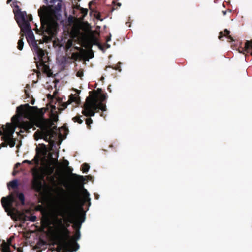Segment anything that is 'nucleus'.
<instances>
[{
  "instance_id": "nucleus-1",
  "label": "nucleus",
  "mask_w": 252,
  "mask_h": 252,
  "mask_svg": "<svg viewBox=\"0 0 252 252\" xmlns=\"http://www.w3.org/2000/svg\"><path fill=\"white\" fill-rule=\"evenodd\" d=\"M33 108V107L30 106L28 104L17 107V114L11 119L13 124L7 123L5 127L4 126L2 127V130L0 129V135H3V139L8 143L10 147H13L15 144L12 137L16 127H19L20 132L23 133L28 131L34 125L41 129L40 131H37L35 133V139L38 140L39 139H43L50 144L53 143L52 141L49 140L52 134L50 128L49 121L44 118L42 115L35 114L32 110Z\"/></svg>"
},
{
  "instance_id": "nucleus-2",
  "label": "nucleus",
  "mask_w": 252,
  "mask_h": 252,
  "mask_svg": "<svg viewBox=\"0 0 252 252\" xmlns=\"http://www.w3.org/2000/svg\"><path fill=\"white\" fill-rule=\"evenodd\" d=\"M57 211L58 215L63 217L65 221L73 224V227L76 230V233L73 237L70 236V239L74 244H72L71 246L68 247V246L65 245L66 240L64 238H61V241L60 242L56 250L57 252H65L66 250L71 252L76 251L79 249V246L76 241L80 238V229L82 223L85 221V214L80 212L79 213L67 212L65 210L63 211L60 209Z\"/></svg>"
},
{
  "instance_id": "nucleus-3",
  "label": "nucleus",
  "mask_w": 252,
  "mask_h": 252,
  "mask_svg": "<svg viewBox=\"0 0 252 252\" xmlns=\"http://www.w3.org/2000/svg\"><path fill=\"white\" fill-rule=\"evenodd\" d=\"M58 209L63 211L65 210L67 211V212H73L74 213H79V212H77L75 209H74L71 204H68L66 206L60 205V206L55 208L54 209L55 216L53 218L52 223L54 227L55 231L57 235L60 238V239L64 238L65 240H68L65 242V245L68 247L74 243L70 239L69 231L63 223V220L65 222H68L64 220L63 217V219L58 217V216H59L58 214L57 211ZM60 216H61L60 215Z\"/></svg>"
},
{
  "instance_id": "nucleus-4",
  "label": "nucleus",
  "mask_w": 252,
  "mask_h": 252,
  "mask_svg": "<svg viewBox=\"0 0 252 252\" xmlns=\"http://www.w3.org/2000/svg\"><path fill=\"white\" fill-rule=\"evenodd\" d=\"M38 15L40 19L42 33L48 34V36H44V40L48 42L57 32V22L52 17V13L46 6H43L38 10Z\"/></svg>"
},
{
  "instance_id": "nucleus-5",
  "label": "nucleus",
  "mask_w": 252,
  "mask_h": 252,
  "mask_svg": "<svg viewBox=\"0 0 252 252\" xmlns=\"http://www.w3.org/2000/svg\"><path fill=\"white\" fill-rule=\"evenodd\" d=\"M26 12H21L19 10L15 13V19L21 28V32L25 34L29 45L32 46L34 48H37V42L29 21L26 19Z\"/></svg>"
},
{
  "instance_id": "nucleus-6",
  "label": "nucleus",
  "mask_w": 252,
  "mask_h": 252,
  "mask_svg": "<svg viewBox=\"0 0 252 252\" xmlns=\"http://www.w3.org/2000/svg\"><path fill=\"white\" fill-rule=\"evenodd\" d=\"M106 98V96L104 94L99 96L96 94H91L86 98L83 111V114L86 116H94L95 115L94 111L97 109L106 111V105L103 103Z\"/></svg>"
},
{
  "instance_id": "nucleus-7",
  "label": "nucleus",
  "mask_w": 252,
  "mask_h": 252,
  "mask_svg": "<svg viewBox=\"0 0 252 252\" xmlns=\"http://www.w3.org/2000/svg\"><path fill=\"white\" fill-rule=\"evenodd\" d=\"M14 201V197L12 194L6 197H3L1 199L2 205L9 215L13 214L15 211V208L13 207Z\"/></svg>"
},
{
  "instance_id": "nucleus-8",
  "label": "nucleus",
  "mask_w": 252,
  "mask_h": 252,
  "mask_svg": "<svg viewBox=\"0 0 252 252\" xmlns=\"http://www.w3.org/2000/svg\"><path fill=\"white\" fill-rule=\"evenodd\" d=\"M55 168V165L51 164L47 165L44 168L45 173L48 176V179L51 184L55 185L56 184V178L57 176V173L52 175Z\"/></svg>"
},
{
  "instance_id": "nucleus-9",
  "label": "nucleus",
  "mask_w": 252,
  "mask_h": 252,
  "mask_svg": "<svg viewBox=\"0 0 252 252\" xmlns=\"http://www.w3.org/2000/svg\"><path fill=\"white\" fill-rule=\"evenodd\" d=\"M80 102V98L79 96V92H77V93L75 94H71L69 98L66 102L63 103L62 104V106L63 108H61L62 109H64L66 108L68 105L72 103H74L75 104V106H77L79 104Z\"/></svg>"
},
{
  "instance_id": "nucleus-10",
  "label": "nucleus",
  "mask_w": 252,
  "mask_h": 252,
  "mask_svg": "<svg viewBox=\"0 0 252 252\" xmlns=\"http://www.w3.org/2000/svg\"><path fill=\"white\" fill-rule=\"evenodd\" d=\"M90 194L87 190L83 188L82 190V197L79 199L80 204V208L81 211L83 210V206L86 202H88L89 206L91 205Z\"/></svg>"
},
{
  "instance_id": "nucleus-11",
  "label": "nucleus",
  "mask_w": 252,
  "mask_h": 252,
  "mask_svg": "<svg viewBox=\"0 0 252 252\" xmlns=\"http://www.w3.org/2000/svg\"><path fill=\"white\" fill-rule=\"evenodd\" d=\"M16 214L18 216L19 219L22 220L24 222L29 220L31 222H35L36 221V217L34 215L28 216L24 213H21L18 211H16Z\"/></svg>"
},
{
  "instance_id": "nucleus-12",
  "label": "nucleus",
  "mask_w": 252,
  "mask_h": 252,
  "mask_svg": "<svg viewBox=\"0 0 252 252\" xmlns=\"http://www.w3.org/2000/svg\"><path fill=\"white\" fill-rule=\"evenodd\" d=\"M50 3L52 6L55 5L54 10L59 12L61 11L62 8V0H50Z\"/></svg>"
},
{
  "instance_id": "nucleus-13",
  "label": "nucleus",
  "mask_w": 252,
  "mask_h": 252,
  "mask_svg": "<svg viewBox=\"0 0 252 252\" xmlns=\"http://www.w3.org/2000/svg\"><path fill=\"white\" fill-rule=\"evenodd\" d=\"M11 242H6L3 241L1 245L0 249L2 252H11L10 250V245Z\"/></svg>"
},
{
  "instance_id": "nucleus-14",
  "label": "nucleus",
  "mask_w": 252,
  "mask_h": 252,
  "mask_svg": "<svg viewBox=\"0 0 252 252\" xmlns=\"http://www.w3.org/2000/svg\"><path fill=\"white\" fill-rule=\"evenodd\" d=\"M229 33H230L229 31H228L227 29H225L224 31V32H220V35L219 36V39L220 40L223 36H228L227 38L229 40V42L232 41L233 40V39L231 36L229 35Z\"/></svg>"
},
{
  "instance_id": "nucleus-15",
  "label": "nucleus",
  "mask_w": 252,
  "mask_h": 252,
  "mask_svg": "<svg viewBox=\"0 0 252 252\" xmlns=\"http://www.w3.org/2000/svg\"><path fill=\"white\" fill-rule=\"evenodd\" d=\"M36 51L38 59L41 62H43V58L45 55L44 51L41 49H39L37 46V48H34Z\"/></svg>"
},
{
  "instance_id": "nucleus-16",
  "label": "nucleus",
  "mask_w": 252,
  "mask_h": 252,
  "mask_svg": "<svg viewBox=\"0 0 252 252\" xmlns=\"http://www.w3.org/2000/svg\"><path fill=\"white\" fill-rule=\"evenodd\" d=\"M7 186L9 189L10 187H11L12 189L17 188L18 186V180L17 179H14L11 181L8 184Z\"/></svg>"
},
{
  "instance_id": "nucleus-17",
  "label": "nucleus",
  "mask_w": 252,
  "mask_h": 252,
  "mask_svg": "<svg viewBox=\"0 0 252 252\" xmlns=\"http://www.w3.org/2000/svg\"><path fill=\"white\" fill-rule=\"evenodd\" d=\"M40 183L36 180H34L32 182V187L33 189L37 190H39L40 189Z\"/></svg>"
},
{
  "instance_id": "nucleus-18",
  "label": "nucleus",
  "mask_w": 252,
  "mask_h": 252,
  "mask_svg": "<svg viewBox=\"0 0 252 252\" xmlns=\"http://www.w3.org/2000/svg\"><path fill=\"white\" fill-rule=\"evenodd\" d=\"M23 34H22L21 35L22 37H21V38L19 40L18 42V49L20 50H22L23 48V46H24V42H23Z\"/></svg>"
},
{
  "instance_id": "nucleus-19",
  "label": "nucleus",
  "mask_w": 252,
  "mask_h": 252,
  "mask_svg": "<svg viewBox=\"0 0 252 252\" xmlns=\"http://www.w3.org/2000/svg\"><path fill=\"white\" fill-rule=\"evenodd\" d=\"M72 32L75 37L79 36L80 34V31L78 28H74Z\"/></svg>"
},
{
  "instance_id": "nucleus-20",
  "label": "nucleus",
  "mask_w": 252,
  "mask_h": 252,
  "mask_svg": "<svg viewBox=\"0 0 252 252\" xmlns=\"http://www.w3.org/2000/svg\"><path fill=\"white\" fill-rule=\"evenodd\" d=\"M245 48L246 50H252V40L246 41V42L245 43Z\"/></svg>"
},
{
  "instance_id": "nucleus-21",
  "label": "nucleus",
  "mask_w": 252,
  "mask_h": 252,
  "mask_svg": "<svg viewBox=\"0 0 252 252\" xmlns=\"http://www.w3.org/2000/svg\"><path fill=\"white\" fill-rule=\"evenodd\" d=\"M89 168H90V167H89V165L86 163L83 164L82 165V170L83 172H84V173L88 172L89 169Z\"/></svg>"
},
{
  "instance_id": "nucleus-22",
  "label": "nucleus",
  "mask_w": 252,
  "mask_h": 252,
  "mask_svg": "<svg viewBox=\"0 0 252 252\" xmlns=\"http://www.w3.org/2000/svg\"><path fill=\"white\" fill-rule=\"evenodd\" d=\"M18 197L19 199L21 201L22 204L23 205L24 204V202H25V197H24L23 193H19L18 194Z\"/></svg>"
},
{
  "instance_id": "nucleus-23",
  "label": "nucleus",
  "mask_w": 252,
  "mask_h": 252,
  "mask_svg": "<svg viewBox=\"0 0 252 252\" xmlns=\"http://www.w3.org/2000/svg\"><path fill=\"white\" fill-rule=\"evenodd\" d=\"M41 63L42 64L44 71L46 73H47L49 70V66L45 64V63L44 62V61H43V62H41Z\"/></svg>"
},
{
  "instance_id": "nucleus-24",
  "label": "nucleus",
  "mask_w": 252,
  "mask_h": 252,
  "mask_svg": "<svg viewBox=\"0 0 252 252\" xmlns=\"http://www.w3.org/2000/svg\"><path fill=\"white\" fill-rule=\"evenodd\" d=\"M73 120L74 121V122H78L79 124H81L83 122V120H81L80 119V117L79 116L78 117V116L74 117L73 118Z\"/></svg>"
},
{
  "instance_id": "nucleus-25",
  "label": "nucleus",
  "mask_w": 252,
  "mask_h": 252,
  "mask_svg": "<svg viewBox=\"0 0 252 252\" xmlns=\"http://www.w3.org/2000/svg\"><path fill=\"white\" fill-rule=\"evenodd\" d=\"M77 76L81 78L83 76V72L82 71H79L77 72Z\"/></svg>"
},
{
  "instance_id": "nucleus-26",
  "label": "nucleus",
  "mask_w": 252,
  "mask_h": 252,
  "mask_svg": "<svg viewBox=\"0 0 252 252\" xmlns=\"http://www.w3.org/2000/svg\"><path fill=\"white\" fill-rule=\"evenodd\" d=\"M92 122H93V121L91 118H88L86 119V124L88 125H89L90 124L92 123Z\"/></svg>"
},
{
  "instance_id": "nucleus-27",
  "label": "nucleus",
  "mask_w": 252,
  "mask_h": 252,
  "mask_svg": "<svg viewBox=\"0 0 252 252\" xmlns=\"http://www.w3.org/2000/svg\"><path fill=\"white\" fill-rule=\"evenodd\" d=\"M47 153V148L45 145H43V149L42 151V153L43 155H46Z\"/></svg>"
},
{
  "instance_id": "nucleus-28",
  "label": "nucleus",
  "mask_w": 252,
  "mask_h": 252,
  "mask_svg": "<svg viewBox=\"0 0 252 252\" xmlns=\"http://www.w3.org/2000/svg\"><path fill=\"white\" fill-rule=\"evenodd\" d=\"M71 45H72V41H71V40H69L68 41V42H67V45H66V46H67V48H68H68H69L71 46Z\"/></svg>"
},
{
  "instance_id": "nucleus-29",
  "label": "nucleus",
  "mask_w": 252,
  "mask_h": 252,
  "mask_svg": "<svg viewBox=\"0 0 252 252\" xmlns=\"http://www.w3.org/2000/svg\"><path fill=\"white\" fill-rule=\"evenodd\" d=\"M27 163L29 164H32V161L25 160H24L22 162V163Z\"/></svg>"
},
{
  "instance_id": "nucleus-30",
  "label": "nucleus",
  "mask_w": 252,
  "mask_h": 252,
  "mask_svg": "<svg viewBox=\"0 0 252 252\" xmlns=\"http://www.w3.org/2000/svg\"><path fill=\"white\" fill-rule=\"evenodd\" d=\"M96 18H97V19H99V20H102V19H100V15H99V14L97 15V16H96Z\"/></svg>"
},
{
  "instance_id": "nucleus-31",
  "label": "nucleus",
  "mask_w": 252,
  "mask_h": 252,
  "mask_svg": "<svg viewBox=\"0 0 252 252\" xmlns=\"http://www.w3.org/2000/svg\"><path fill=\"white\" fill-rule=\"evenodd\" d=\"M20 163H17L16 164H15V167H18L20 165Z\"/></svg>"
},
{
  "instance_id": "nucleus-32",
  "label": "nucleus",
  "mask_w": 252,
  "mask_h": 252,
  "mask_svg": "<svg viewBox=\"0 0 252 252\" xmlns=\"http://www.w3.org/2000/svg\"><path fill=\"white\" fill-rule=\"evenodd\" d=\"M223 12V15H226V11H223V12Z\"/></svg>"
},
{
  "instance_id": "nucleus-33",
  "label": "nucleus",
  "mask_w": 252,
  "mask_h": 252,
  "mask_svg": "<svg viewBox=\"0 0 252 252\" xmlns=\"http://www.w3.org/2000/svg\"><path fill=\"white\" fill-rule=\"evenodd\" d=\"M29 20H30V21H31V20H32V16H31V15H30V16H29Z\"/></svg>"
},
{
  "instance_id": "nucleus-34",
  "label": "nucleus",
  "mask_w": 252,
  "mask_h": 252,
  "mask_svg": "<svg viewBox=\"0 0 252 252\" xmlns=\"http://www.w3.org/2000/svg\"><path fill=\"white\" fill-rule=\"evenodd\" d=\"M65 164L66 165H68L69 163H68V161H67V160L65 161Z\"/></svg>"
},
{
  "instance_id": "nucleus-35",
  "label": "nucleus",
  "mask_w": 252,
  "mask_h": 252,
  "mask_svg": "<svg viewBox=\"0 0 252 252\" xmlns=\"http://www.w3.org/2000/svg\"><path fill=\"white\" fill-rule=\"evenodd\" d=\"M110 45L109 44H107V48H109Z\"/></svg>"
},
{
  "instance_id": "nucleus-36",
  "label": "nucleus",
  "mask_w": 252,
  "mask_h": 252,
  "mask_svg": "<svg viewBox=\"0 0 252 252\" xmlns=\"http://www.w3.org/2000/svg\"><path fill=\"white\" fill-rule=\"evenodd\" d=\"M110 40V38H109L107 39V42H108Z\"/></svg>"
},
{
  "instance_id": "nucleus-37",
  "label": "nucleus",
  "mask_w": 252,
  "mask_h": 252,
  "mask_svg": "<svg viewBox=\"0 0 252 252\" xmlns=\"http://www.w3.org/2000/svg\"><path fill=\"white\" fill-rule=\"evenodd\" d=\"M11 1V0H8L7 3H9Z\"/></svg>"
},
{
  "instance_id": "nucleus-38",
  "label": "nucleus",
  "mask_w": 252,
  "mask_h": 252,
  "mask_svg": "<svg viewBox=\"0 0 252 252\" xmlns=\"http://www.w3.org/2000/svg\"><path fill=\"white\" fill-rule=\"evenodd\" d=\"M78 177L80 178H83V176H79Z\"/></svg>"
},
{
  "instance_id": "nucleus-39",
  "label": "nucleus",
  "mask_w": 252,
  "mask_h": 252,
  "mask_svg": "<svg viewBox=\"0 0 252 252\" xmlns=\"http://www.w3.org/2000/svg\"><path fill=\"white\" fill-rule=\"evenodd\" d=\"M64 186L65 187H66L67 184L65 183V184H64Z\"/></svg>"
},
{
  "instance_id": "nucleus-40",
  "label": "nucleus",
  "mask_w": 252,
  "mask_h": 252,
  "mask_svg": "<svg viewBox=\"0 0 252 252\" xmlns=\"http://www.w3.org/2000/svg\"><path fill=\"white\" fill-rule=\"evenodd\" d=\"M116 70H118V69H119V68L118 67V68H116Z\"/></svg>"
},
{
  "instance_id": "nucleus-41",
  "label": "nucleus",
  "mask_w": 252,
  "mask_h": 252,
  "mask_svg": "<svg viewBox=\"0 0 252 252\" xmlns=\"http://www.w3.org/2000/svg\"><path fill=\"white\" fill-rule=\"evenodd\" d=\"M251 54L252 55V53H251Z\"/></svg>"
}]
</instances>
